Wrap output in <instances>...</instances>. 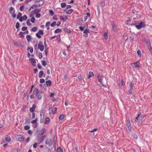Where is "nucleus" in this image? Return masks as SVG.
I'll return each mask as SVG.
<instances>
[{
  "label": "nucleus",
  "instance_id": "f257e3e1",
  "mask_svg": "<svg viewBox=\"0 0 152 152\" xmlns=\"http://www.w3.org/2000/svg\"><path fill=\"white\" fill-rule=\"evenodd\" d=\"M43 93V91H39L38 88H36L33 91V94L30 96V98L31 99L35 98V97L34 96V95H35L37 97L38 99L39 100L41 99L42 98V95Z\"/></svg>",
  "mask_w": 152,
  "mask_h": 152
},
{
  "label": "nucleus",
  "instance_id": "f03ea898",
  "mask_svg": "<svg viewBox=\"0 0 152 152\" xmlns=\"http://www.w3.org/2000/svg\"><path fill=\"white\" fill-rule=\"evenodd\" d=\"M143 41L146 42V46L152 56V47L149 39L144 38L143 39Z\"/></svg>",
  "mask_w": 152,
  "mask_h": 152
},
{
  "label": "nucleus",
  "instance_id": "7ed1b4c3",
  "mask_svg": "<svg viewBox=\"0 0 152 152\" xmlns=\"http://www.w3.org/2000/svg\"><path fill=\"white\" fill-rule=\"evenodd\" d=\"M145 26L146 25L142 21L141 22L135 26V27L138 29H140L142 28H144Z\"/></svg>",
  "mask_w": 152,
  "mask_h": 152
},
{
  "label": "nucleus",
  "instance_id": "20e7f679",
  "mask_svg": "<svg viewBox=\"0 0 152 152\" xmlns=\"http://www.w3.org/2000/svg\"><path fill=\"white\" fill-rule=\"evenodd\" d=\"M46 130L45 128H42L41 130L40 131H39L38 130H37L36 131V133H38L37 134L38 135H42L45 132H46Z\"/></svg>",
  "mask_w": 152,
  "mask_h": 152
},
{
  "label": "nucleus",
  "instance_id": "39448f33",
  "mask_svg": "<svg viewBox=\"0 0 152 152\" xmlns=\"http://www.w3.org/2000/svg\"><path fill=\"white\" fill-rule=\"evenodd\" d=\"M15 138L18 141L20 142H23L24 140V137L20 135H17L15 136Z\"/></svg>",
  "mask_w": 152,
  "mask_h": 152
},
{
  "label": "nucleus",
  "instance_id": "423d86ee",
  "mask_svg": "<svg viewBox=\"0 0 152 152\" xmlns=\"http://www.w3.org/2000/svg\"><path fill=\"white\" fill-rule=\"evenodd\" d=\"M126 120H127V121L126 122V125L128 127V130L131 131V124L130 122V121L129 118H126Z\"/></svg>",
  "mask_w": 152,
  "mask_h": 152
},
{
  "label": "nucleus",
  "instance_id": "0eeeda50",
  "mask_svg": "<svg viewBox=\"0 0 152 152\" xmlns=\"http://www.w3.org/2000/svg\"><path fill=\"white\" fill-rule=\"evenodd\" d=\"M53 141L52 140H49L47 139L45 141V143L46 145H48L49 146H51L53 144Z\"/></svg>",
  "mask_w": 152,
  "mask_h": 152
},
{
  "label": "nucleus",
  "instance_id": "6e6552de",
  "mask_svg": "<svg viewBox=\"0 0 152 152\" xmlns=\"http://www.w3.org/2000/svg\"><path fill=\"white\" fill-rule=\"evenodd\" d=\"M97 77L98 79V81L100 82L103 86H104L102 84V80L103 77V76H102V75L101 76L99 74L98 75ZM105 86L106 87V86Z\"/></svg>",
  "mask_w": 152,
  "mask_h": 152
},
{
  "label": "nucleus",
  "instance_id": "1a4fd4ad",
  "mask_svg": "<svg viewBox=\"0 0 152 152\" xmlns=\"http://www.w3.org/2000/svg\"><path fill=\"white\" fill-rule=\"evenodd\" d=\"M14 45L16 46H22V43L20 41H13Z\"/></svg>",
  "mask_w": 152,
  "mask_h": 152
},
{
  "label": "nucleus",
  "instance_id": "9d476101",
  "mask_svg": "<svg viewBox=\"0 0 152 152\" xmlns=\"http://www.w3.org/2000/svg\"><path fill=\"white\" fill-rule=\"evenodd\" d=\"M89 29H86L83 32V33L85 34L83 36L85 37H88V33L89 32Z\"/></svg>",
  "mask_w": 152,
  "mask_h": 152
},
{
  "label": "nucleus",
  "instance_id": "9b49d317",
  "mask_svg": "<svg viewBox=\"0 0 152 152\" xmlns=\"http://www.w3.org/2000/svg\"><path fill=\"white\" fill-rule=\"evenodd\" d=\"M60 19L63 21H66V20H68V18L66 15H61L60 16Z\"/></svg>",
  "mask_w": 152,
  "mask_h": 152
},
{
  "label": "nucleus",
  "instance_id": "f8f14e48",
  "mask_svg": "<svg viewBox=\"0 0 152 152\" xmlns=\"http://www.w3.org/2000/svg\"><path fill=\"white\" fill-rule=\"evenodd\" d=\"M36 106L35 104H33L32 107L30 108V111L31 112L34 113L33 112L36 108Z\"/></svg>",
  "mask_w": 152,
  "mask_h": 152
},
{
  "label": "nucleus",
  "instance_id": "ddd939ff",
  "mask_svg": "<svg viewBox=\"0 0 152 152\" xmlns=\"http://www.w3.org/2000/svg\"><path fill=\"white\" fill-rule=\"evenodd\" d=\"M132 64L134 65L135 68H139L140 67V63L138 62L137 61L134 63Z\"/></svg>",
  "mask_w": 152,
  "mask_h": 152
},
{
  "label": "nucleus",
  "instance_id": "4468645a",
  "mask_svg": "<svg viewBox=\"0 0 152 152\" xmlns=\"http://www.w3.org/2000/svg\"><path fill=\"white\" fill-rule=\"evenodd\" d=\"M36 55L38 56L39 58L40 59H41L42 58V53L39 52H38L37 51H36Z\"/></svg>",
  "mask_w": 152,
  "mask_h": 152
},
{
  "label": "nucleus",
  "instance_id": "2eb2a0df",
  "mask_svg": "<svg viewBox=\"0 0 152 152\" xmlns=\"http://www.w3.org/2000/svg\"><path fill=\"white\" fill-rule=\"evenodd\" d=\"M29 60L31 61V62L33 63L32 64V65H35V64H34L36 63V61H35V59L33 58H29Z\"/></svg>",
  "mask_w": 152,
  "mask_h": 152
},
{
  "label": "nucleus",
  "instance_id": "dca6fc26",
  "mask_svg": "<svg viewBox=\"0 0 152 152\" xmlns=\"http://www.w3.org/2000/svg\"><path fill=\"white\" fill-rule=\"evenodd\" d=\"M46 137V135H44L40 137L39 139V143L42 142L45 139V137Z\"/></svg>",
  "mask_w": 152,
  "mask_h": 152
},
{
  "label": "nucleus",
  "instance_id": "f3484780",
  "mask_svg": "<svg viewBox=\"0 0 152 152\" xmlns=\"http://www.w3.org/2000/svg\"><path fill=\"white\" fill-rule=\"evenodd\" d=\"M9 11L11 14H12V12H15V9L12 7L10 8Z\"/></svg>",
  "mask_w": 152,
  "mask_h": 152
},
{
  "label": "nucleus",
  "instance_id": "a211bd4d",
  "mask_svg": "<svg viewBox=\"0 0 152 152\" xmlns=\"http://www.w3.org/2000/svg\"><path fill=\"white\" fill-rule=\"evenodd\" d=\"M45 113V110L44 108H42L40 112V116L44 115Z\"/></svg>",
  "mask_w": 152,
  "mask_h": 152
},
{
  "label": "nucleus",
  "instance_id": "6ab92c4d",
  "mask_svg": "<svg viewBox=\"0 0 152 152\" xmlns=\"http://www.w3.org/2000/svg\"><path fill=\"white\" fill-rule=\"evenodd\" d=\"M50 120L49 117H47L46 118L45 121L44 123L45 124H48L50 122Z\"/></svg>",
  "mask_w": 152,
  "mask_h": 152
},
{
  "label": "nucleus",
  "instance_id": "aec40b11",
  "mask_svg": "<svg viewBox=\"0 0 152 152\" xmlns=\"http://www.w3.org/2000/svg\"><path fill=\"white\" fill-rule=\"evenodd\" d=\"M47 86H51L52 84V81L50 80L46 81L45 82Z\"/></svg>",
  "mask_w": 152,
  "mask_h": 152
},
{
  "label": "nucleus",
  "instance_id": "412c9836",
  "mask_svg": "<svg viewBox=\"0 0 152 152\" xmlns=\"http://www.w3.org/2000/svg\"><path fill=\"white\" fill-rule=\"evenodd\" d=\"M26 38L28 42H29L31 41V36L29 35H27L26 37Z\"/></svg>",
  "mask_w": 152,
  "mask_h": 152
},
{
  "label": "nucleus",
  "instance_id": "4be33fe9",
  "mask_svg": "<svg viewBox=\"0 0 152 152\" xmlns=\"http://www.w3.org/2000/svg\"><path fill=\"white\" fill-rule=\"evenodd\" d=\"M38 49H39L41 51H42L44 49V46L43 45L38 46Z\"/></svg>",
  "mask_w": 152,
  "mask_h": 152
},
{
  "label": "nucleus",
  "instance_id": "5701e85b",
  "mask_svg": "<svg viewBox=\"0 0 152 152\" xmlns=\"http://www.w3.org/2000/svg\"><path fill=\"white\" fill-rule=\"evenodd\" d=\"M43 75V72L42 71H40L39 73V78H41Z\"/></svg>",
  "mask_w": 152,
  "mask_h": 152
},
{
  "label": "nucleus",
  "instance_id": "b1692460",
  "mask_svg": "<svg viewBox=\"0 0 152 152\" xmlns=\"http://www.w3.org/2000/svg\"><path fill=\"white\" fill-rule=\"evenodd\" d=\"M64 30L68 33H71V31L70 29H69L67 28H64Z\"/></svg>",
  "mask_w": 152,
  "mask_h": 152
},
{
  "label": "nucleus",
  "instance_id": "393cba45",
  "mask_svg": "<svg viewBox=\"0 0 152 152\" xmlns=\"http://www.w3.org/2000/svg\"><path fill=\"white\" fill-rule=\"evenodd\" d=\"M61 29L59 28L56 29L54 31V32L56 34L59 33L61 32Z\"/></svg>",
  "mask_w": 152,
  "mask_h": 152
},
{
  "label": "nucleus",
  "instance_id": "a878e982",
  "mask_svg": "<svg viewBox=\"0 0 152 152\" xmlns=\"http://www.w3.org/2000/svg\"><path fill=\"white\" fill-rule=\"evenodd\" d=\"M140 114H141L140 113H138L137 116L136 117L135 120V122H137L138 120V118H140Z\"/></svg>",
  "mask_w": 152,
  "mask_h": 152
},
{
  "label": "nucleus",
  "instance_id": "bb28decb",
  "mask_svg": "<svg viewBox=\"0 0 152 152\" xmlns=\"http://www.w3.org/2000/svg\"><path fill=\"white\" fill-rule=\"evenodd\" d=\"M73 11V10L72 9H69L67 10L66 12V13L68 14H71Z\"/></svg>",
  "mask_w": 152,
  "mask_h": 152
},
{
  "label": "nucleus",
  "instance_id": "cd10ccee",
  "mask_svg": "<svg viewBox=\"0 0 152 152\" xmlns=\"http://www.w3.org/2000/svg\"><path fill=\"white\" fill-rule=\"evenodd\" d=\"M57 108L56 107H54L53 108L52 110V113L53 114H55L56 113L57 111Z\"/></svg>",
  "mask_w": 152,
  "mask_h": 152
},
{
  "label": "nucleus",
  "instance_id": "c85d7f7f",
  "mask_svg": "<svg viewBox=\"0 0 152 152\" xmlns=\"http://www.w3.org/2000/svg\"><path fill=\"white\" fill-rule=\"evenodd\" d=\"M101 4L102 7H104L105 5V0H102L101 2Z\"/></svg>",
  "mask_w": 152,
  "mask_h": 152
},
{
  "label": "nucleus",
  "instance_id": "c756f323",
  "mask_svg": "<svg viewBox=\"0 0 152 152\" xmlns=\"http://www.w3.org/2000/svg\"><path fill=\"white\" fill-rule=\"evenodd\" d=\"M41 10L40 9H37L35 10L34 11L33 14H35L36 13H38L39 12H40L41 11Z\"/></svg>",
  "mask_w": 152,
  "mask_h": 152
},
{
  "label": "nucleus",
  "instance_id": "7c9ffc66",
  "mask_svg": "<svg viewBox=\"0 0 152 152\" xmlns=\"http://www.w3.org/2000/svg\"><path fill=\"white\" fill-rule=\"evenodd\" d=\"M57 152H63L62 148L60 147L58 148L56 150Z\"/></svg>",
  "mask_w": 152,
  "mask_h": 152
},
{
  "label": "nucleus",
  "instance_id": "2f4dec72",
  "mask_svg": "<svg viewBox=\"0 0 152 152\" xmlns=\"http://www.w3.org/2000/svg\"><path fill=\"white\" fill-rule=\"evenodd\" d=\"M5 137L6 140L7 141H10V137L9 136H6Z\"/></svg>",
  "mask_w": 152,
  "mask_h": 152
},
{
  "label": "nucleus",
  "instance_id": "473e14b6",
  "mask_svg": "<svg viewBox=\"0 0 152 152\" xmlns=\"http://www.w3.org/2000/svg\"><path fill=\"white\" fill-rule=\"evenodd\" d=\"M112 26L113 29L114 31H115L116 29V26L115 25L114 23L112 24Z\"/></svg>",
  "mask_w": 152,
  "mask_h": 152
},
{
  "label": "nucleus",
  "instance_id": "72a5a7b5",
  "mask_svg": "<svg viewBox=\"0 0 152 152\" xmlns=\"http://www.w3.org/2000/svg\"><path fill=\"white\" fill-rule=\"evenodd\" d=\"M38 120V118H36L34 120L32 121H31V123L33 124H34L35 123H37V121Z\"/></svg>",
  "mask_w": 152,
  "mask_h": 152
},
{
  "label": "nucleus",
  "instance_id": "f704fd0d",
  "mask_svg": "<svg viewBox=\"0 0 152 152\" xmlns=\"http://www.w3.org/2000/svg\"><path fill=\"white\" fill-rule=\"evenodd\" d=\"M64 115L63 114H61L59 117V119L60 120H62L64 119Z\"/></svg>",
  "mask_w": 152,
  "mask_h": 152
},
{
  "label": "nucleus",
  "instance_id": "c9c22d12",
  "mask_svg": "<svg viewBox=\"0 0 152 152\" xmlns=\"http://www.w3.org/2000/svg\"><path fill=\"white\" fill-rule=\"evenodd\" d=\"M66 5V4L65 3H62L61 4V8H64L65 7Z\"/></svg>",
  "mask_w": 152,
  "mask_h": 152
},
{
  "label": "nucleus",
  "instance_id": "e433bc0d",
  "mask_svg": "<svg viewBox=\"0 0 152 152\" xmlns=\"http://www.w3.org/2000/svg\"><path fill=\"white\" fill-rule=\"evenodd\" d=\"M37 30V27H34L31 29V31L33 32H35Z\"/></svg>",
  "mask_w": 152,
  "mask_h": 152
},
{
  "label": "nucleus",
  "instance_id": "4c0bfd02",
  "mask_svg": "<svg viewBox=\"0 0 152 152\" xmlns=\"http://www.w3.org/2000/svg\"><path fill=\"white\" fill-rule=\"evenodd\" d=\"M22 14L21 12H19L18 13V14L17 17V19H18L22 17Z\"/></svg>",
  "mask_w": 152,
  "mask_h": 152
},
{
  "label": "nucleus",
  "instance_id": "58836bf2",
  "mask_svg": "<svg viewBox=\"0 0 152 152\" xmlns=\"http://www.w3.org/2000/svg\"><path fill=\"white\" fill-rule=\"evenodd\" d=\"M134 85L132 83V82H131L130 83L129 86L130 88V89H132L133 88V87Z\"/></svg>",
  "mask_w": 152,
  "mask_h": 152
},
{
  "label": "nucleus",
  "instance_id": "ea45409f",
  "mask_svg": "<svg viewBox=\"0 0 152 152\" xmlns=\"http://www.w3.org/2000/svg\"><path fill=\"white\" fill-rule=\"evenodd\" d=\"M132 89H130L127 92V94L129 95V94H132Z\"/></svg>",
  "mask_w": 152,
  "mask_h": 152
},
{
  "label": "nucleus",
  "instance_id": "a19ab883",
  "mask_svg": "<svg viewBox=\"0 0 152 152\" xmlns=\"http://www.w3.org/2000/svg\"><path fill=\"white\" fill-rule=\"evenodd\" d=\"M41 63L44 66H45L47 64V63L45 61L42 60L41 61Z\"/></svg>",
  "mask_w": 152,
  "mask_h": 152
},
{
  "label": "nucleus",
  "instance_id": "79ce46f5",
  "mask_svg": "<svg viewBox=\"0 0 152 152\" xmlns=\"http://www.w3.org/2000/svg\"><path fill=\"white\" fill-rule=\"evenodd\" d=\"M30 128V127L28 126V125H26L24 126V129L25 130H29Z\"/></svg>",
  "mask_w": 152,
  "mask_h": 152
},
{
  "label": "nucleus",
  "instance_id": "37998d69",
  "mask_svg": "<svg viewBox=\"0 0 152 152\" xmlns=\"http://www.w3.org/2000/svg\"><path fill=\"white\" fill-rule=\"evenodd\" d=\"M15 27L16 28H20V23L17 22L15 25Z\"/></svg>",
  "mask_w": 152,
  "mask_h": 152
},
{
  "label": "nucleus",
  "instance_id": "c03bdc74",
  "mask_svg": "<svg viewBox=\"0 0 152 152\" xmlns=\"http://www.w3.org/2000/svg\"><path fill=\"white\" fill-rule=\"evenodd\" d=\"M26 23L27 25L28 26H31L32 24L30 22L29 19H28L27 20Z\"/></svg>",
  "mask_w": 152,
  "mask_h": 152
},
{
  "label": "nucleus",
  "instance_id": "a18cd8bd",
  "mask_svg": "<svg viewBox=\"0 0 152 152\" xmlns=\"http://www.w3.org/2000/svg\"><path fill=\"white\" fill-rule=\"evenodd\" d=\"M39 34L42 35H43L44 34V33L42 30H39L38 32Z\"/></svg>",
  "mask_w": 152,
  "mask_h": 152
},
{
  "label": "nucleus",
  "instance_id": "49530a36",
  "mask_svg": "<svg viewBox=\"0 0 152 152\" xmlns=\"http://www.w3.org/2000/svg\"><path fill=\"white\" fill-rule=\"evenodd\" d=\"M27 49L28 50H29V51L31 53H32L33 52V50L32 48L28 47Z\"/></svg>",
  "mask_w": 152,
  "mask_h": 152
},
{
  "label": "nucleus",
  "instance_id": "de8ad7c7",
  "mask_svg": "<svg viewBox=\"0 0 152 152\" xmlns=\"http://www.w3.org/2000/svg\"><path fill=\"white\" fill-rule=\"evenodd\" d=\"M43 4H44V3H43V2H42V3L41 4H37L35 5V7H40V6H42Z\"/></svg>",
  "mask_w": 152,
  "mask_h": 152
},
{
  "label": "nucleus",
  "instance_id": "09e8293b",
  "mask_svg": "<svg viewBox=\"0 0 152 152\" xmlns=\"http://www.w3.org/2000/svg\"><path fill=\"white\" fill-rule=\"evenodd\" d=\"M36 36L39 39H40L41 38V36H40V34H39L38 33H36Z\"/></svg>",
  "mask_w": 152,
  "mask_h": 152
},
{
  "label": "nucleus",
  "instance_id": "8fccbe9b",
  "mask_svg": "<svg viewBox=\"0 0 152 152\" xmlns=\"http://www.w3.org/2000/svg\"><path fill=\"white\" fill-rule=\"evenodd\" d=\"M18 35L19 37H20L21 38H23L24 37V35H23V34L22 33H20V32Z\"/></svg>",
  "mask_w": 152,
  "mask_h": 152
},
{
  "label": "nucleus",
  "instance_id": "3c124183",
  "mask_svg": "<svg viewBox=\"0 0 152 152\" xmlns=\"http://www.w3.org/2000/svg\"><path fill=\"white\" fill-rule=\"evenodd\" d=\"M41 16V14L39 13H36V18H38Z\"/></svg>",
  "mask_w": 152,
  "mask_h": 152
},
{
  "label": "nucleus",
  "instance_id": "603ef678",
  "mask_svg": "<svg viewBox=\"0 0 152 152\" xmlns=\"http://www.w3.org/2000/svg\"><path fill=\"white\" fill-rule=\"evenodd\" d=\"M31 121L29 119H27L25 121L26 124H29L30 123Z\"/></svg>",
  "mask_w": 152,
  "mask_h": 152
},
{
  "label": "nucleus",
  "instance_id": "864d4df0",
  "mask_svg": "<svg viewBox=\"0 0 152 152\" xmlns=\"http://www.w3.org/2000/svg\"><path fill=\"white\" fill-rule=\"evenodd\" d=\"M35 19L34 17H32L31 19V22L32 23H34L35 22Z\"/></svg>",
  "mask_w": 152,
  "mask_h": 152
},
{
  "label": "nucleus",
  "instance_id": "5fc2aeb1",
  "mask_svg": "<svg viewBox=\"0 0 152 152\" xmlns=\"http://www.w3.org/2000/svg\"><path fill=\"white\" fill-rule=\"evenodd\" d=\"M137 53L138 55L139 56H141V51H140V50H138L137 51Z\"/></svg>",
  "mask_w": 152,
  "mask_h": 152
},
{
  "label": "nucleus",
  "instance_id": "6e6d98bb",
  "mask_svg": "<svg viewBox=\"0 0 152 152\" xmlns=\"http://www.w3.org/2000/svg\"><path fill=\"white\" fill-rule=\"evenodd\" d=\"M56 24V22L54 21L53 23H51L50 25L51 27H53Z\"/></svg>",
  "mask_w": 152,
  "mask_h": 152
},
{
  "label": "nucleus",
  "instance_id": "4d7b16f0",
  "mask_svg": "<svg viewBox=\"0 0 152 152\" xmlns=\"http://www.w3.org/2000/svg\"><path fill=\"white\" fill-rule=\"evenodd\" d=\"M56 140H57V137L56 136H54V140H53V142H54V145L55 144H56Z\"/></svg>",
  "mask_w": 152,
  "mask_h": 152
},
{
  "label": "nucleus",
  "instance_id": "13d9d810",
  "mask_svg": "<svg viewBox=\"0 0 152 152\" xmlns=\"http://www.w3.org/2000/svg\"><path fill=\"white\" fill-rule=\"evenodd\" d=\"M49 11L51 15H54V13L52 10H50Z\"/></svg>",
  "mask_w": 152,
  "mask_h": 152
},
{
  "label": "nucleus",
  "instance_id": "bf43d9fd",
  "mask_svg": "<svg viewBox=\"0 0 152 152\" xmlns=\"http://www.w3.org/2000/svg\"><path fill=\"white\" fill-rule=\"evenodd\" d=\"M22 18L23 20H26L27 18V17L26 15H24L23 16Z\"/></svg>",
  "mask_w": 152,
  "mask_h": 152
},
{
  "label": "nucleus",
  "instance_id": "052dcab7",
  "mask_svg": "<svg viewBox=\"0 0 152 152\" xmlns=\"http://www.w3.org/2000/svg\"><path fill=\"white\" fill-rule=\"evenodd\" d=\"M104 37L105 39H107L108 38V37L107 36V34L106 33H105L104 34Z\"/></svg>",
  "mask_w": 152,
  "mask_h": 152
},
{
  "label": "nucleus",
  "instance_id": "680f3d73",
  "mask_svg": "<svg viewBox=\"0 0 152 152\" xmlns=\"http://www.w3.org/2000/svg\"><path fill=\"white\" fill-rule=\"evenodd\" d=\"M89 75L91 76V77H92L94 76V75L93 72H90L89 73Z\"/></svg>",
  "mask_w": 152,
  "mask_h": 152
},
{
  "label": "nucleus",
  "instance_id": "e2e57ef3",
  "mask_svg": "<svg viewBox=\"0 0 152 152\" xmlns=\"http://www.w3.org/2000/svg\"><path fill=\"white\" fill-rule=\"evenodd\" d=\"M27 29V27L23 26L22 27V30L23 31H25Z\"/></svg>",
  "mask_w": 152,
  "mask_h": 152
},
{
  "label": "nucleus",
  "instance_id": "0e129e2a",
  "mask_svg": "<svg viewBox=\"0 0 152 152\" xmlns=\"http://www.w3.org/2000/svg\"><path fill=\"white\" fill-rule=\"evenodd\" d=\"M57 15H55L53 18V19L55 20H58V18L57 17Z\"/></svg>",
  "mask_w": 152,
  "mask_h": 152
},
{
  "label": "nucleus",
  "instance_id": "69168bd1",
  "mask_svg": "<svg viewBox=\"0 0 152 152\" xmlns=\"http://www.w3.org/2000/svg\"><path fill=\"white\" fill-rule=\"evenodd\" d=\"M45 81V80L41 78L40 80V83H44Z\"/></svg>",
  "mask_w": 152,
  "mask_h": 152
},
{
  "label": "nucleus",
  "instance_id": "338daca9",
  "mask_svg": "<svg viewBox=\"0 0 152 152\" xmlns=\"http://www.w3.org/2000/svg\"><path fill=\"white\" fill-rule=\"evenodd\" d=\"M12 14V16L13 18H15V17L16 16V15L15 13V12H12V14Z\"/></svg>",
  "mask_w": 152,
  "mask_h": 152
},
{
  "label": "nucleus",
  "instance_id": "774afa93",
  "mask_svg": "<svg viewBox=\"0 0 152 152\" xmlns=\"http://www.w3.org/2000/svg\"><path fill=\"white\" fill-rule=\"evenodd\" d=\"M124 39V40H126L128 39V37L126 35H123Z\"/></svg>",
  "mask_w": 152,
  "mask_h": 152
}]
</instances>
